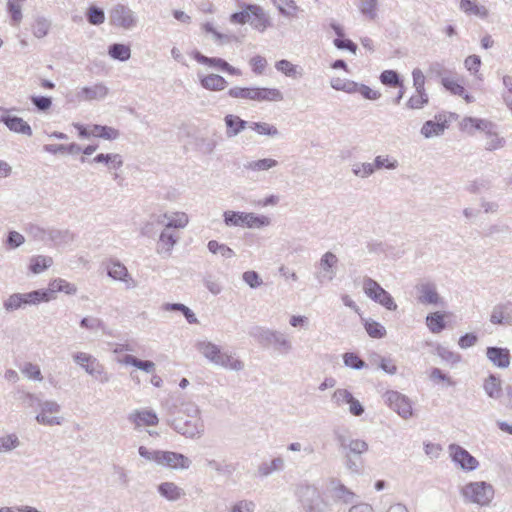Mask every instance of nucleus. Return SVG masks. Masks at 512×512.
<instances>
[{"label": "nucleus", "mask_w": 512, "mask_h": 512, "mask_svg": "<svg viewBox=\"0 0 512 512\" xmlns=\"http://www.w3.org/2000/svg\"><path fill=\"white\" fill-rule=\"evenodd\" d=\"M471 125L481 131L484 135V149L488 152H494L503 149L506 146V138L498 130V125L486 119L466 117L462 121L464 129Z\"/></svg>", "instance_id": "f257e3e1"}, {"label": "nucleus", "mask_w": 512, "mask_h": 512, "mask_svg": "<svg viewBox=\"0 0 512 512\" xmlns=\"http://www.w3.org/2000/svg\"><path fill=\"white\" fill-rule=\"evenodd\" d=\"M460 495L464 503L486 508L492 504L495 498V489L489 482L472 481L460 488Z\"/></svg>", "instance_id": "f03ea898"}, {"label": "nucleus", "mask_w": 512, "mask_h": 512, "mask_svg": "<svg viewBox=\"0 0 512 512\" xmlns=\"http://www.w3.org/2000/svg\"><path fill=\"white\" fill-rule=\"evenodd\" d=\"M250 335L263 347L272 346L281 354H288L293 349V344L288 336L281 331L257 326L252 329Z\"/></svg>", "instance_id": "7ed1b4c3"}, {"label": "nucleus", "mask_w": 512, "mask_h": 512, "mask_svg": "<svg viewBox=\"0 0 512 512\" xmlns=\"http://www.w3.org/2000/svg\"><path fill=\"white\" fill-rule=\"evenodd\" d=\"M295 495L304 512H324L328 508V502L315 485L301 483L296 486Z\"/></svg>", "instance_id": "20e7f679"}, {"label": "nucleus", "mask_w": 512, "mask_h": 512, "mask_svg": "<svg viewBox=\"0 0 512 512\" xmlns=\"http://www.w3.org/2000/svg\"><path fill=\"white\" fill-rule=\"evenodd\" d=\"M51 293L48 290H34L28 293L11 294L3 303L7 312H13L26 306L38 305L42 302H49Z\"/></svg>", "instance_id": "39448f33"}, {"label": "nucleus", "mask_w": 512, "mask_h": 512, "mask_svg": "<svg viewBox=\"0 0 512 512\" xmlns=\"http://www.w3.org/2000/svg\"><path fill=\"white\" fill-rule=\"evenodd\" d=\"M29 400V405L32 406L34 402H37L40 407V413L36 415V421L39 424L46 426L61 425L63 418L56 416L61 410L60 405L53 400H46L41 402L34 394L28 393L26 395Z\"/></svg>", "instance_id": "423d86ee"}, {"label": "nucleus", "mask_w": 512, "mask_h": 512, "mask_svg": "<svg viewBox=\"0 0 512 512\" xmlns=\"http://www.w3.org/2000/svg\"><path fill=\"white\" fill-rule=\"evenodd\" d=\"M109 23L116 28L132 30L138 25V17L130 7L119 3L109 10Z\"/></svg>", "instance_id": "0eeeda50"}, {"label": "nucleus", "mask_w": 512, "mask_h": 512, "mask_svg": "<svg viewBox=\"0 0 512 512\" xmlns=\"http://www.w3.org/2000/svg\"><path fill=\"white\" fill-rule=\"evenodd\" d=\"M363 291L367 297L390 311L397 309L394 299L380 284L370 277L363 279Z\"/></svg>", "instance_id": "6e6552de"}, {"label": "nucleus", "mask_w": 512, "mask_h": 512, "mask_svg": "<svg viewBox=\"0 0 512 512\" xmlns=\"http://www.w3.org/2000/svg\"><path fill=\"white\" fill-rule=\"evenodd\" d=\"M73 361L85 370L92 377H99L101 383L110 381V375L105 371L104 366L91 354L77 352L72 356Z\"/></svg>", "instance_id": "1a4fd4ad"}, {"label": "nucleus", "mask_w": 512, "mask_h": 512, "mask_svg": "<svg viewBox=\"0 0 512 512\" xmlns=\"http://www.w3.org/2000/svg\"><path fill=\"white\" fill-rule=\"evenodd\" d=\"M338 258L332 252H326L322 255L315 268V279L318 284L323 285L332 282L337 274Z\"/></svg>", "instance_id": "9d476101"}, {"label": "nucleus", "mask_w": 512, "mask_h": 512, "mask_svg": "<svg viewBox=\"0 0 512 512\" xmlns=\"http://www.w3.org/2000/svg\"><path fill=\"white\" fill-rule=\"evenodd\" d=\"M109 88L103 82H97L91 86H83L79 88L75 94L68 95L67 102H83V101H102L109 94Z\"/></svg>", "instance_id": "9b49d317"}, {"label": "nucleus", "mask_w": 512, "mask_h": 512, "mask_svg": "<svg viewBox=\"0 0 512 512\" xmlns=\"http://www.w3.org/2000/svg\"><path fill=\"white\" fill-rule=\"evenodd\" d=\"M171 426L177 433L190 439L201 438L205 430L204 422L201 418H191L190 420L175 419Z\"/></svg>", "instance_id": "f8f14e48"}, {"label": "nucleus", "mask_w": 512, "mask_h": 512, "mask_svg": "<svg viewBox=\"0 0 512 512\" xmlns=\"http://www.w3.org/2000/svg\"><path fill=\"white\" fill-rule=\"evenodd\" d=\"M34 227L36 228V232H34L35 237L43 241H51L56 245H61L67 244L73 239L72 234H70L69 230L66 228H58L55 226Z\"/></svg>", "instance_id": "ddd939ff"}, {"label": "nucleus", "mask_w": 512, "mask_h": 512, "mask_svg": "<svg viewBox=\"0 0 512 512\" xmlns=\"http://www.w3.org/2000/svg\"><path fill=\"white\" fill-rule=\"evenodd\" d=\"M448 452L452 461L464 471H474L479 466V461L458 444H450Z\"/></svg>", "instance_id": "4468645a"}, {"label": "nucleus", "mask_w": 512, "mask_h": 512, "mask_svg": "<svg viewBox=\"0 0 512 512\" xmlns=\"http://www.w3.org/2000/svg\"><path fill=\"white\" fill-rule=\"evenodd\" d=\"M384 397L388 406L403 419H409L413 415L411 401L405 395L397 391H387Z\"/></svg>", "instance_id": "2eb2a0df"}, {"label": "nucleus", "mask_w": 512, "mask_h": 512, "mask_svg": "<svg viewBox=\"0 0 512 512\" xmlns=\"http://www.w3.org/2000/svg\"><path fill=\"white\" fill-rule=\"evenodd\" d=\"M192 461L185 455L172 451H161L159 464L175 470H187Z\"/></svg>", "instance_id": "dca6fc26"}, {"label": "nucleus", "mask_w": 512, "mask_h": 512, "mask_svg": "<svg viewBox=\"0 0 512 512\" xmlns=\"http://www.w3.org/2000/svg\"><path fill=\"white\" fill-rule=\"evenodd\" d=\"M225 224H268L269 219L266 216H257L254 213L224 212Z\"/></svg>", "instance_id": "f3484780"}, {"label": "nucleus", "mask_w": 512, "mask_h": 512, "mask_svg": "<svg viewBox=\"0 0 512 512\" xmlns=\"http://www.w3.org/2000/svg\"><path fill=\"white\" fill-rule=\"evenodd\" d=\"M107 274L112 279L125 283L126 289H134L137 286L126 266L119 261H112L107 266Z\"/></svg>", "instance_id": "a211bd4d"}, {"label": "nucleus", "mask_w": 512, "mask_h": 512, "mask_svg": "<svg viewBox=\"0 0 512 512\" xmlns=\"http://www.w3.org/2000/svg\"><path fill=\"white\" fill-rule=\"evenodd\" d=\"M418 301L425 305H438L441 303V297L437 292L435 283L430 281H421L417 284Z\"/></svg>", "instance_id": "6ab92c4d"}, {"label": "nucleus", "mask_w": 512, "mask_h": 512, "mask_svg": "<svg viewBox=\"0 0 512 512\" xmlns=\"http://www.w3.org/2000/svg\"><path fill=\"white\" fill-rule=\"evenodd\" d=\"M193 57L200 64L208 65L209 67L219 69V70L227 72L231 75H237V76L242 75V72L240 69L231 66L227 61H225L222 58L207 57L198 51H196L194 53Z\"/></svg>", "instance_id": "aec40b11"}, {"label": "nucleus", "mask_w": 512, "mask_h": 512, "mask_svg": "<svg viewBox=\"0 0 512 512\" xmlns=\"http://www.w3.org/2000/svg\"><path fill=\"white\" fill-rule=\"evenodd\" d=\"M91 162L104 164L113 175L114 180L118 179L119 175L117 170L121 169L124 163L122 156L118 153H99Z\"/></svg>", "instance_id": "412c9836"}, {"label": "nucleus", "mask_w": 512, "mask_h": 512, "mask_svg": "<svg viewBox=\"0 0 512 512\" xmlns=\"http://www.w3.org/2000/svg\"><path fill=\"white\" fill-rule=\"evenodd\" d=\"M486 357L493 366L500 369L508 368L511 363L510 351L507 348L496 346L487 347Z\"/></svg>", "instance_id": "4be33fe9"}, {"label": "nucleus", "mask_w": 512, "mask_h": 512, "mask_svg": "<svg viewBox=\"0 0 512 512\" xmlns=\"http://www.w3.org/2000/svg\"><path fill=\"white\" fill-rule=\"evenodd\" d=\"M247 10L250 12V25L256 30L263 32L271 25L268 15L259 5L247 4Z\"/></svg>", "instance_id": "5701e85b"}, {"label": "nucleus", "mask_w": 512, "mask_h": 512, "mask_svg": "<svg viewBox=\"0 0 512 512\" xmlns=\"http://www.w3.org/2000/svg\"><path fill=\"white\" fill-rule=\"evenodd\" d=\"M0 122L4 123L11 132L26 135L28 137L33 134L31 126L21 117L1 115Z\"/></svg>", "instance_id": "b1692460"}, {"label": "nucleus", "mask_w": 512, "mask_h": 512, "mask_svg": "<svg viewBox=\"0 0 512 512\" xmlns=\"http://www.w3.org/2000/svg\"><path fill=\"white\" fill-rule=\"evenodd\" d=\"M179 226H165V229L161 232L158 242V252L169 254L179 239Z\"/></svg>", "instance_id": "393cba45"}, {"label": "nucleus", "mask_w": 512, "mask_h": 512, "mask_svg": "<svg viewBox=\"0 0 512 512\" xmlns=\"http://www.w3.org/2000/svg\"><path fill=\"white\" fill-rule=\"evenodd\" d=\"M195 348L207 361L215 366L223 351L220 346L208 340L197 341Z\"/></svg>", "instance_id": "a878e982"}, {"label": "nucleus", "mask_w": 512, "mask_h": 512, "mask_svg": "<svg viewBox=\"0 0 512 512\" xmlns=\"http://www.w3.org/2000/svg\"><path fill=\"white\" fill-rule=\"evenodd\" d=\"M490 322L497 325H511L512 324V304L501 303L493 307Z\"/></svg>", "instance_id": "bb28decb"}, {"label": "nucleus", "mask_w": 512, "mask_h": 512, "mask_svg": "<svg viewBox=\"0 0 512 512\" xmlns=\"http://www.w3.org/2000/svg\"><path fill=\"white\" fill-rule=\"evenodd\" d=\"M329 489L335 500L342 501L346 504L353 502L354 498L356 497L354 492H352L340 480L336 478H331L329 480Z\"/></svg>", "instance_id": "cd10ccee"}, {"label": "nucleus", "mask_w": 512, "mask_h": 512, "mask_svg": "<svg viewBox=\"0 0 512 512\" xmlns=\"http://www.w3.org/2000/svg\"><path fill=\"white\" fill-rule=\"evenodd\" d=\"M128 420L135 425L141 426H154L158 424V417L153 411L143 410L134 411L128 416Z\"/></svg>", "instance_id": "c85d7f7f"}, {"label": "nucleus", "mask_w": 512, "mask_h": 512, "mask_svg": "<svg viewBox=\"0 0 512 512\" xmlns=\"http://www.w3.org/2000/svg\"><path fill=\"white\" fill-rule=\"evenodd\" d=\"M435 119L436 120H428L423 124L421 128V134L425 138L440 136L444 133L445 129L447 128V122L446 120H442L441 116H436Z\"/></svg>", "instance_id": "c756f323"}, {"label": "nucleus", "mask_w": 512, "mask_h": 512, "mask_svg": "<svg viewBox=\"0 0 512 512\" xmlns=\"http://www.w3.org/2000/svg\"><path fill=\"white\" fill-rule=\"evenodd\" d=\"M158 493L168 501H178L185 496V491L174 482H163L158 485Z\"/></svg>", "instance_id": "7c9ffc66"}, {"label": "nucleus", "mask_w": 512, "mask_h": 512, "mask_svg": "<svg viewBox=\"0 0 512 512\" xmlns=\"http://www.w3.org/2000/svg\"><path fill=\"white\" fill-rule=\"evenodd\" d=\"M216 366L229 371L240 372L245 368V363L234 354L228 351H222Z\"/></svg>", "instance_id": "2f4dec72"}, {"label": "nucleus", "mask_w": 512, "mask_h": 512, "mask_svg": "<svg viewBox=\"0 0 512 512\" xmlns=\"http://www.w3.org/2000/svg\"><path fill=\"white\" fill-rule=\"evenodd\" d=\"M201 86L209 91H222L224 90L228 82L218 74L200 75L198 74Z\"/></svg>", "instance_id": "473e14b6"}, {"label": "nucleus", "mask_w": 512, "mask_h": 512, "mask_svg": "<svg viewBox=\"0 0 512 512\" xmlns=\"http://www.w3.org/2000/svg\"><path fill=\"white\" fill-rule=\"evenodd\" d=\"M226 125V136L228 138L236 137L240 134L248 125V122L241 119L239 116L228 114L224 118Z\"/></svg>", "instance_id": "72a5a7b5"}, {"label": "nucleus", "mask_w": 512, "mask_h": 512, "mask_svg": "<svg viewBox=\"0 0 512 512\" xmlns=\"http://www.w3.org/2000/svg\"><path fill=\"white\" fill-rule=\"evenodd\" d=\"M459 9L467 16H476L480 19L488 17V9L484 5H479L472 0H460Z\"/></svg>", "instance_id": "f704fd0d"}, {"label": "nucleus", "mask_w": 512, "mask_h": 512, "mask_svg": "<svg viewBox=\"0 0 512 512\" xmlns=\"http://www.w3.org/2000/svg\"><path fill=\"white\" fill-rule=\"evenodd\" d=\"M483 389L491 399H499L502 395V383L498 376L490 374L484 379Z\"/></svg>", "instance_id": "c9c22d12"}, {"label": "nucleus", "mask_w": 512, "mask_h": 512, "mask_svg": "<svg viewBox=\"0 0 512 512\" xmlns=\"http://www.w3.org/2000/svg\"><path fill=\"white\" fill-rule=\"evenodd\" d=\"M277 71L292 79H300L304 76V69L298 65L291 63L286 59L279 60L275 63Z\"/></svg>", "instance_id": "e433bc0d"}, {"label": "nucleus", "mask_w": 512, "mask_h": 512, "mask_svg": "<svg viewBox=\"0 0 512 512\" xmlns=\"http://www.w3.org/2000/svg\"><path fill=\"white\" fill-rule=\"evenodd\" d=\"M278 161L273 158L251 160L244 164V169L250 172L269 171L278 166Z\"/></svg>", "instance_id": "4c0bfd02"}, {"label": "nucleus", "mask_w": 512, "mask_h": 512, "mask_svg": "<svg viewBox=\"0 0 512 512\" xmlns=\"http://www.w3.org/2000/svg\"><path fill=\"white\" fill-rule=\"evenodd\" d=\"M285 468V461L282 457L273 458L270 462H262L257 469L261 477H268L274 472L283 471Z\"/></svg>", "instance_id": "58836bf2"}, {"label": "nucleus", "mask_w": 512, "mask_h": 512, "mask_svg": "<svg viewBox=\"0 0 512 512\" xmlns=\"http://www.w3.org/2000/svg\"><path fill=\"white\" fill-rule=\"evenodd\" d=\"M189 218L186 213L179 211H166L158 215L157 224H187Z\"/></svg>", "instance_id": "ea45409f"}, {"label": "nucleus", "mask_w": 512, "mask_h": 512, "mask_svg": "<svg viewBox=\"0 0 512 512\" xmlns=\"http://www.w3.org/2000/svg\"><path fill=\"white\" fill-rule=\"evenodd\" d=\"M53 265V259L50 256L37 255L30 259L28 269L33 274H41Z\"/></svg>", "instance_id": "a19ab883"}, {"label": "nucleus", "mask_w": 512, "mask_h": 512, "mask_svg": "<svg viewBox=\"0 0 512 512\" xmlns=\"http://www.w3.org/2000/svg\"><path fill=\"white\" fill-rule=\"evenodd\" d=\"M24 0H7L6 9L10 15V24L18 27L23 19L22 2Z\"/></svg>", "instance_id": "79ce46f5"}, {"label": "nucleus", "mask_w": 512, "mask_h": 512, "mask_svg": "<svg viewBox=\"0 0 512 512\" xmlns=\"http://www.w3.org/2000/svg\"><path fill=\"white\" fill-rule=\"evenodd\" d=\"M91 133L93 137H98L105 140H116L120 136L119 130L110 126H103L98 124L91 126Z\"/></svg>", "instance_id": "37998d69"}, {"label": "nucleus", "mask_w": 512, "mask_h": 512, "mask_svg": "<svg viewBox=\"0 0 512 512\" xmlns=\"http://www.w3.org/2000/svg\"><path fill=\"white\" fill-rule=\"evenodd\" d=\"M284 99L282 92L277 88L258 87L257 101L258 102H279Z\"/></svg>", "instance_id": "c03bdc74"}, {"label": "nucleus", "mask_w": 512, "mask_h": 512, "mask_svg": "<svg viewBox=\"0 0 512 512\" xmlns=\"http://www.w3.org/2000/svg\"><path fill=\"white\" fill-rule=\"evenodd\" d=\"M51 290H48L51 294L53 292H63L67 295H75L78 288L75 284L70 283L62 278L54 279L51 283Z\"/></svg>", "instance_id": "a18cd8bd"}, {"label": "nucleus", "mask_w": 512, "mask_h": 512, "mask_svg": "<svg viewBox=\"0 0 512 512\" xmlns=\"http://www.w3.org/2000/svg\"><path fill=\"white\" fill-rule=\"evenodd\" d=\"M108 54L111 58L124 62L130 59L131 49L125 44L114 43L109 46Z\"/></svg>", "instance_id": "49530a36"}, {"label": "nucleus", "mask_w": 512, "mask_h": 512, "mask_svg": "<svg viewBox=\"0 0 512 512\" xmlns=\"http://www.w3.org/2000/svg\"><path fill=\"white\" fill-rule=\"evenodd\" d=\"M359 11L368 20L377 18L378 0H359Z\"/></svg>", "instance_id": "de8ad7c7"}, {"label": "nucleus", "mask_w": 512, "mask_h": 512, "mask_svg": "<svg viewBox=\"0 0 512 512\" xmlns=\"http://www.w3.org/2000/svg\"><path fill=\"white\" fill-rule=\"evenodd\" d=\"M373 166H375V171L380 169L395 170L398 168L399 162L389 155H378L374 159Z\"/></svg>", "instance_id": "09e8293b"}, {"label": "nucleus", "mask_w": 512, "mask_h": 512, "mask_svg": "<svg viewBox=\"0 0 512 512\" xmlns=\"http://www.w3.org/2000/svg\"><path fill=\"white\" fill-rule=\"evenodd\" d=\"M249 128L254 130L259 135H266L270 137L279 136L278 129L274 125L266 122H252L250 123Z\"/></svg>", "instance_id": "8fccbe9b"}, {"label": "nucleus", "mask_w": 512, "mask_h": 512, "mask_svg": "<svg viewBox=\"0 0 512 512\" xmlns=\"http://www.w3.org/2000/svg\"><path fill=\"white\" fill-rule=\"evenodd\" d=\"M21 442L16 434L0 437V453H8L20 446Z\"/></svg>", "instance_id": "3c124183"}, {"label": "nucleus", "mask_w": 512, "mask_h": 512, "mask_svg": "<svg viewBox=\"0 0 512 512\" xmlns=\"http://www.w3.org/2000/svg\"><path fill=\"white\" fill-rule=\"evenodd\" d=\"M429 102V96L426 91L415 92L407 101L406 106L409 109H422Z\"/></svg>", "instance_id": "603ef678"}, {"label": "nucleus", "mask_w": 512, "mask_h": 512, "mask_svg": "<svg viewBox=\"0 0 512 512\" xmlns=\"http://www.w3.org/2000/svg\"><path fill=\"white\" fill-rule=\"evenodd\" d=\"M353 397V394L348 389L338 388L332 393L331 401L336 407H342L345 404H349Z\"/></svg>", "instance_id": "864d4df0"}, {"label": "nucleus", "mask_w": 512, "mask_h": 512, "mask_svg": "<svg viewBox=\"0 0 512 512\" xmlns=\"http://www.w3.org/2000/svg\"><path fill=\"white\" fill-rule=\"evenodd\" d=\"M426 324L432 333H440L445 328L443 315L432 313L426 317Z\"/></svg>", "instance_id": "5fc2aeb1"}, {"label": "nucleus", "mask_w": 512, "mask_h": 512, "mask_svg": "<svg viewBox=\"0 0 512 512\" xmlns=\"http://www.w3.org/2000/svg\"><path fill=\"white\" fill-rule=\"evenodd\" d=\"M51 23L44 17H37L32 25V33L37 38L45 37L50 30Z\"/></svg>", "instance_id": "6e6d98bb"}, {"label": "nucleus", "mask_w": 512, "mask_h": 512, "mask_svg": "<svg viewBox=\"0 0 512 512\" xmlns=\"http://www.w3.org/2000/svg\"><path fill=\"white\" fill-rule=\"evenodd\" d=\"M22 374L29 380L41 382L43 381V375L40 367L37 364L26 362L21 368Z\"/></svg>", "instance_id": "4d7b16f0"}, {"label": "nucleus", "mask_w": 512, "mask_h": 512, "mask_svg": "<svg viewBox=\"0 0 512 512\" xmlns=\"http://www.w3.org/2000/svg\"><path fill=\"white\" fill-rule=\"evenodd\" d=\"M205 465L208 469L216 472L218 475H225L231 472L230 465L227 464L224 460L206 458Z\"/></svg>", "instance_id": "13d9d810"}, {"label": "nucleus", "mask_w": 512, "mask_h": 512, "mask_svg": "<svg viewBox=\"0 0 512 512\" xmlns=\"http://www.w3.org/2000/svg\"><path fill=\"white\" fill-rule=\"evenodd\" d=\"M442 85L446 90L450 91L454 95H464L465 88L461 84V82L455 77H443Z\"/></svg>", "instance_id": "bf43d9fd"}, {"label": "nucleus", "mask_w": 512, "mask_h": 512, "mask_svg": "<svg viewBox=\"0 0 512 512\" xmlns=\"http://www.w3.org/2000/svg\"><path fill=\"white\" fill-rule=\"evenodd\" d=\"M365 329L372 338H383L386 335V329L380 323L370 319L365 322Z\"/></svg>", "instance_id": "052dcab7"}, {"label": "nucleus", "mask_w": 512, "mask_h": 512, "mask_svg": "<svg viewBox=\"0 0 512 512\" xmlns=\"http://www.w3.org/2000/svg\"><path fill=\"white\" fill-rule=\"evenodd\" d=\"M352 172L359 178H368L375 172V166L373 163L363 162L355 163L352 166Z\"/></svg>", "instance_id": "680f3d73"}, {"label": "nucleus", "mask_w": 512, "mask_h": 512, "mask_svg": "<svg viewBox=\"0 0 512 512\" xmlns=\"http://www.w3.org/2000/svg\"><path fill=\"white\" fill-rule=\"evenodd\" d=\"M80 327L92 332H98L104 329V323L100 318L87 316L81 319Z\"/></svg>", "instance_id": "e2e57ef3"}, {"label": "nucleus", "mask_w": 512, "mask_h": 512, "mask_svg": "<svg viewBox=\"0 0 512 512\" xmlns=\"http://www.w3.org/2000/svg\"><path fill=\"white\" fill-rule=\"evenodd\" d=\"M436 354L445 362H448L450 364H456L460 362L461 356L460 354L451 351L447 347H444L442 345H438L436 348Z\"/></svg>", "instance_id": "0e129e2a"}, {"label": "nucleus", "mask_w": 512, "mask_h": 512, "mask_svg": "<svg viewBox=\"0 0 512 512\" xmlns=\"http://www.w3.org/2000/svg\"><path fill=\"white\" fill-rule=\"evenodd\" d=\"M208 249L213 254H219L223 258H232L234 256V251L224 244H219L215 240H211L208 242Z\"/></svg>", "instance_id": "69168bd1"}, {"label": "nucleus", "mask_w": 512, "mask_h": 512, "mask_svg": "<svg viewBox=\"0 0 512 512\" xmlns=\"http://www.w3.org/2000/svg\"><path fill=\"white\" fill-rule=\"evenodd\" d=\"M343 362L345 366L354 370H360L366 367V363L353 352L345 353L343 355Z\"/></svg>", "instance_id": "338daca9"}, {"label": "nucleus", "mask_w": 512, "mask_h": 512, "mask_svg": "<svg viewBox=\"0 0 512 512\" xmlns=\"http://www.w3.org/2000/svg\"><path fill=\"white\" fill-rule=\"evenodd\" d=\"M87 20L91 25H100L105 21V13L103 9L91 6L87 11Z\"/></svg>", "instance_id": "774afa93"}]
</instances>
